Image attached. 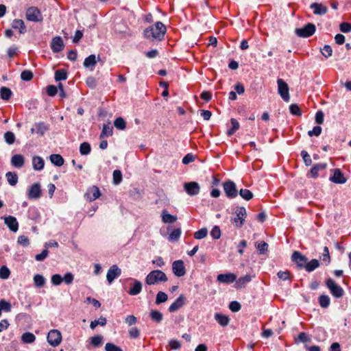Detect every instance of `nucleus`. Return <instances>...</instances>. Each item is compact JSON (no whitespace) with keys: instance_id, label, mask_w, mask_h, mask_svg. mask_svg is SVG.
<instances>
[{"instance_id":"nucleus-1","label":"nucleus","mask_w":351,"mask_h":351,"mask_svg":"<svg viewBox=\"0 0 351 351\" xmlns=\"http://www.w3.org/2000/svg\"><path fill=\"white\" fill-rule=\"evenodd\" d=\"M166 32V27L161 22H157L154 26L146 28L144 36L150 40H162Z\"/></svg>"},{"instance_id":"nucleus-2","label":"nucleus","mask_w":351,"mask_h":351,"mask_svg":"<svg viewBox=\"0 0 351 351\" xmlns=\"http://www.w3.org/2000/svg\"><path fill=\"white\" fill-rule=\"evenodd\" d=\"M167 280V277L163 271L156 269L152 271L147 275L145 282L148 285H154L159 282H165Z\"/></svg>"},{"instance_id":"nucleus-3","label":"nucleus","mask_w":351,"mask_h":351,"mask_svg":"<svg viewBox=\"0 0 351 351\" xmlns=\"http://www.w3.org/2000/svg\"><path fill=\"white\" fill-rule=\"evenodd\" d=\"M234 213L236 216L231 219L232 223L237 228L242 227L247 217L245 208L243 206H237L234 208Z\"/></svg>"},{"instance_id":"nucleus-4","label":"nucleus","mask_w":351,"mask_h":351,"mask_svg":"<svg viewBox=\"0 0 351 351\" xmlns=\"http://www.w3.org/2000/svg\"><path fill=\"white\" fill-rule=\"evenodd\" d=\"M316 30L315 25L308 23L302 28H297L295 30V34L302 38H308L311 36Z\"/></svg>"},{"instance_id":"nucleus-5","label":"nucleus","mask_w":351,"mask_h":351,"mask_svg":"<svg viewBox=\"0 0 351 351\" xmlns=\"http://www.w3.org/2000/svg\"><path fill=\"white\" fill-rule=\"evenodd\" d=\"M326 285L335 298H339L343 295V289L339 285H337L332 279H327L326 281Z\"/></svg>"},{"instance_id":"nucleus-6","label":"nucleus","mask_w":351,"mask_h":351,"mask_svg":"<svg viewBox=\"0 0 351 351\" xmlns=\"http://www.w3.org/2000/svg\"><path fill=\"white\" fill-rule=\"evenodd\" d=\"M223 189L226 195L230 199H233L238 195L236 184L232 180H229L224 182Z\"/></svg>"},{"instance_id":"nucleus-7","label":"nucleus","mask_w":351,"mask_h":351,"mask_svg":"<svg viewBox=\"0 0 351 351\" xmlns=\"http://www.w3.org/2000/svg\"><path fill=\"white\" fill-rule=\"evenodd\" d=\"M277 84L279 95L285 101L288 102L290 99L288 84L282 79H278Z\"/></svg>"},{"instance_id":"nucleus-8","label":"nucleus","mask_w":351,"mask_h":351,"mask_svg":"<svg viewBox=\"0 0 351 351\" xmlns=\"http://www.w3.org/2000/svg\"><path fill=\"white\" fill-rule=\"evenodd\" d=\"M62 340L61 332L58 330H51L47 335V341L52 346H58Z\"/></svg>"},{"instance_id":"nucleus-9","label":"nucleus","mask_w":351,"mask_h":351,"mask_svg":"<svg viewBox=\"0 0 351 351\" xmlns=\"http://www.w3.org/2000/svg\"><path fill=\"white\" fill-rule=\"evenodd\" d=\"M291 261L294 262L299 269H304L308 258L298 251H295L291 255Z\"/></svg>"},{"instance_id":"nucleus-10","label":"nucleus","mask_w":351,"mask_h":351,"mask_svg":"<svg viewBox=\"0 0 351 351\" xmlns=\"http://www.w3.org/2000/svg\"><path fill=\"white\" fill-rule=\"evenodd\" d=\"M26 19L29 21L38 22L43 20V16L38 8L31 7L26 11Z\"/></svg>"},{"instance_id":"nucleus-11","label":"nucleus","mask_w":351,"mask_h":351,"mask_svg":"<svg viewBox=\"0 0 351 351\" xmlns=\"http://www.w3.org/2000/svg\"><path fill=\"white\" fill-rule=\"evenodd\" d=\"M184 189L186 193L191 196L197 195L199 193L200 186L196 182H186L184 184Z\"/></svg>"},{"instance_id":"nucleus-12","label":"nucleus","mask_w":351,"mask_h":351,"mask_svg":"<svg viewBox=\"0 0 351 351\" xmlns=\"http://www.w3.org/2000/svg\"><path fill=\"white\" fill-rule=\"evenodd\" d=\"M330 171L332 174L329 178L330 181L335 184H344L346 182L347 179L339 169H333Z\"/></svg>"},{"instance_id":"nucleus-13","label":"nucleus","mask_w":351,"mask_h":351,"mask_svg":"<svg viewBox=\"0 0 351 351\" xmlns=\"http://www.w3.org/2000/svg\"><path fill=\"white\" fill-rule=\"evenodd\" d=\"M172 271L175 276L182 277L185 275L186 269L182 260L175 261L172 264Z\"/></svg>"},{"instance_id":"nucleus-14","label":"nucleus","mask_w":351,"mask_h":351,"mask_svg":"<svg viewBox=\"0 0 351 351\" xmlns=\"http://www.w3.org/2000/svg\"><path fill=\"white\" fill-rule=\"evenodd\" d=\"M41 196V187L39 183L33 184L27 193V197L29 199H37Z\"/></svg>"},{"instance_id":"nucleus-15","label":"nucleus","mask_w":351,"mask_h":351,"mask_svg":"<svg viewBox=\"0 0 351 351\" xmlns=\"http://www.w3.org/2000/svg\"><path fill=\"white\" fill-rule=\"evenodd\" d=\"M121 274V270L116 265H113L110 267L107 272L106 278L109 284H111L113 280L119 277Z\"/></svg>"},{"instance_id":"nucleus-16","label":"nucleus","mask_w":351,"mask_h":351,"mask_svg":"<svg viewBox=\"0 0 351 351\" xmlns=\"http://www.w3.org/2000/svg\"><path fill=\"white\" fill-rule=\"evenodd\" d=\"M218 282L224 284H230L237 280V275L233 273L221 274L217 277Z\"/></svg>"},{"instance_id":"nucleus-17","label":"nucleus","mask_w":351,"mask_h":351,"mask_svg":"<svg viewBox=\"0 0 351 351\" xmlns=\"http://www.w3.org/2000/svg\"><path fill=\"white\" fill-rule=\"evenodd\" d=\"M5 224L8 227V228L16 232L19 230V223L16 219L13 216H8L3 217Z\"/></svg>"},{"instance_id":"nucleus-18","label":"nucleus","mask_w":351,"mask_h":351,"mask_svg":"<svg viewBox=\"0 0 351 351\" xmlns=\"http://www.w3.org/2000/svg\"><path fill=\"white\" fill-rule=\"evenodd\" d=\"M310 8L313 10V14L315 15L322 16L328 12L327 6L319 3H313L310 5Z\"/></svg>"},{"instance_id":"nucleus-19","label":"nucleus","mask_w":351,"mask_h":351,"mask_svg":"<svg viewBox=\"0 0 351 351\" xmlns=\"http://www.w3.org/2000/svg\"><path fill=\"white\" fill-rule=\"evenodd\" d=\"M51 48L54 53H58L63 49L64 43L60 36H56L52 39Z\"/></svg>"},{"instance_id":"nucleus-20","label":"nucleus","mask_w":351,"mask_h":351,"mask_svg":"<svg viewBox=\"0 0 351 351\" xmlns=\"http://www.w3.org/2000/svg\"><path fill=\"white\" fill-rule=\"evenodd\" d=\"M100 60L99 56L97 57V61ZM97 64L96 56L94 54H91L85 58L83 65L86 69H89L90 71H93V69Z\"/></svg>"},{"instance_id":"nucleus-21","label":"nucleus","mask_w":351,"mask_h":351,"mask_svg":"<svg viewBox=\"0 0 351 351\" xmlns=\"http://www.w3.org/2000/svg\"><path fill=\"white\" fill-rule=\"evenodd\" d=\"M100 191L97 186H93L85 194L86 199L90 202L94 201L100 196Z\"/></svg>"},{"instance_id":"nucleus-22","label":"nucleus","mask_w":351,"mask_h":351,"mask_svg":"<svg viewBox=\"0 0 351 351\" xmlns=\"http://www.w3.org/2000/svg\"><path fill=\"white\" fill-rule=\"evenodd\" d=\"M185 300V297L183 295H180L176 301L170 305L169 311L171 313L178 311L180 308L184 306Z\"/></svg>"},{"instance_id":"nucleus-23","label":"nucleus","mask_w":351,"mask_h":351,"mask_svg":"<svg viewBox=\"0 0 351 351\" xmlns=\"http://www.w3.org/2000/svg\"><path fill=\"white\" fill-rule=\"evenodd\" d=\"M326 167V163L315 164L311 168L310 172L308 173V175L313 178H316L318 176L319 171L325 169Z\"/></svg>"},{"instance_id":"nucleus-24","label":"nucleus","mask_w":351,"mask_h":351,"mask_svg":"<svg viewBox=\"0 0 351 351\" xmlns=\"http://www.w3.org/2000/svg\"><path fill=\"white\" fill-rule=\"evenodd\" d=\"M24 157L21 154H15L11 158V164L13 167L20 169L24 165Z\"/></svg>"},{"instance_id":"nucleus-25","label":"nucleus","mask_w":351,"mask_h":351,"mask_svg":"<svg viewBox=\"0 0 351 351\" xmlns=\"http://www.w3.org/2000/svg\"><path fill=\"white\" fill-rule=\"evenodd\" d=\"M252 280V276L250 275H245L240 277L238 280H235L234 287L236 289H239L244 287L248 282Z\"/></svg>"},{"instance_id":"nucleus-26","label":"nucleus","mask_w":351,"mask_h":351,"mask_svg":"<svg viewBox=\"0 0 351 351\" xmlns=\"http://www.w3.org/2000/svg\"><path fill=\"white\" fill-rule=\"evenodd\" d=\"M215 319L222 327L227 326L230 322L229 317L220 313H216L215 314Z\"/></svg>"},{"instance_id":"nucleus-27","label":"nucleus","mask_w":351,"mask_h":351,"mask_svg":"<svg viewBox=\"0 0 351 351\" xmlns=\"http://www.w3.org/2000/svg\"><path fill=\"white\" fill-rule=\"evenodd\" d=\"M12 27L19 29L20 34H24L27 32L24 21L21 19H14L12 23Z\"/></svg>"},{"instance_id":"nucleus-28","label":"nucleus","mask_w":351,"mask_h":351,"mask_svg":"<svg viewBox=\"0 0 351 351\" xmlns=\"http://www.w3.org/2000/svg\"><path fill=\"white\" fill-rule=\"evenodd\" d=\"M45 162L44 160L40 157L35 156L32 158L33 168L36 171H40L44 168Z\"/></svg>"},{"instance_id":"nucleus-29","label":"nucleus","mask_w":351,"mask_h":351,"mask_svg":"<svg viewBox=\"0 0 351 351\" xmlns=\"http://www.w3.org/2000/svg\"><path fill=\"white\" fill-rule=\"evenodd\" d=\"M142 290V283L139 280H134L133 285L130 287L128 293L131 295H136Z\"/></svg>"},{"instance_id":"nucleus-30","label":"nucleus","mask_w":351,"mask_h":351,"mask_svg":"<svg viewBox=\"0 0 351 351\" xmlns=\"http://www.w3.org/2000/svg\"><path fill=\"white\" fill-rule=\"evenodd\" d=\"M162 220L165 223H173L177 220V216L168 213L163 210L162 213Z\"/></svg>"},{"instance_id":"nucleus-31","label":"nucleus","mask_w":351,"mask_h":351,"mask_svg":"<svg viewBox=\"0 0 351 351\" xmlns=\"http://www.w3.org/2000/svg\"><path fill=\"white\" fill-rule=\"evenodd\" d=\"M113 128L110 125V123L104 124L103 125L102 131L100 134L99 138H103L106 136H110L112 135Z\"/></svg>"},{"instance_id":"nucleus-32","label":"nucleus","mask_w":351,"mask_h":351,"mask_svg":"<svg viewBox=\"0 0 351 351\" xmlns=\"http://www.w3.org/2000/svg\"><path fill=\"white\" fill-rule=\"evenodd\" d=\"M319 262L317 259H312L311 261L306 263V265L304 267L306 271L311 272L314 271L315 269L319 267Z\"/></svg>"},{"instance_id":"nucleus-33","label":"nucleus","mask_w":351,"mask_h":351,"mask_svg":"<svg viewBox=\"0 0 351 351\" xmlns=\"http://www.w3.org/2000/svg\"><path fill=\"white\" fill-rule=\"evenodd\" d=\"M35 339H36L35 335L33 333L29 332H26L23 333L21 336V341L24 343H32L34 342Z\"/></svg>"},{"instance_id":"nucleus-34","label":"nucleus","mask_w":351,"mask_h":351,"mask_svg":"<svg viewBox=\"0 0 351 351\" xmlns=\"http://www.w3.org/2000/svg\"><path fill=\"white\" fill-rule=\"evenodd\" d=\"M5 177L8 180V183L11 186H15L18 182V176L14 172L9 171L6 173Z\"/></svg>"},{"instance_id":"nucleus-35","label":"nucleus","mask_w":351,"mask_h":351,"mask_svg":"<svg viewBox=\"0 0 351 351\" xmlns=\"http://www.w3.org/2000/svg\"><path fill=\"white\" fill-rule=\"evenodd\" d=\"M51 162L56 166L60 167L64 164V158L60 154H51L50 156Z\"/></svg>"},{"instance_id":"nucleus-36","label":"nucleus","mask_w":351,"mask_h":351,"mask_svg":"<svg viewBox=\"0 0 351 351\" xmlns=\"http://www.w3.org/2000/svg\"><path fill=\"white\" fill-rule=\"evenodd\" d=\"M46 282V280L43 275L36 274L34 276V284L36 287H43Z\"/></svg>"},{"instance_id":"nucleus-37","label":"nucleus","mask_w":351,"mask_h":351,"mask_svg":"<svg viewBox=\"0 0 351 351\" xmlns=\"http://www.w3.org/2000/svg\"><path fill=\"white\" fill-rule=\"evenodd\" d=\"M12 93V90L9 88L2 86L0 88V96L3 100H9Z\"/></svg>"},{"instance_id":"nucleus-38","label":"nucleus","mask_w":351,"mask_h":351,"mask_svg":"<svg viewBox=\"0 0 351 351\" xmlns=\"http://www.w3.org/2000/svg\"><path fill=\"white\" fill-rule=\"evenodd\" d=\"M90 343L95 348L99 347L103 343V337L99 335H95L90 337Z\"/></svg>"},{"instance_id":"nucleus-39","label":"nucleus","mask_w":351,"mask_h":351,"mask_svg":"<svg viewBox=\"0 0 351 351\" xmlns=\"http://www.w3.org/2000/svg\"><path fill=\"white\" fill-rule=\"evenodd\" d=\"M149 315L152 319L157 323H160L163 318L162 314L157 310L151 311Z\"/></svg>"},{"instance_id":"nucleus-40","label":"nucleus","mask_w":351,"mask_h":351,"mask_svg":"<svg viewBox=\"0 0 351 351\" xmlns=\"http://www.w3.org/2000/svg\"><path fill=\"white\" fill-rule=\"evenodd\" d=\"M182 231L180 228H176L173 230L168 237L169 241H178L181 235Z\"/></svg>"},{"instance_id":"nucleus-41","label":"nucleus","mask_w":351,"mask_h":351,"mask_svg":"<svg viewBox=\"0 0 351 351\" xmlns=\"http://www.w3.org/2000/svg\"><path fill=\"white\" fill-rule=\"evenodd\" d=\"M230 121L232 128L227 131V135L229 136H232L239 128V123L235 119L232 118Z\"/></svg>"},{"instance_id":"nucleus-42","label":"nucleus","mask_w":351,"mask_h":351,"mask_svg":"<svg viewBox=\"0 0 351 351\" xmlns=\"http://www.w3.org/2000/svg\"><path fill=\"white\" fill-rule=\"evenodd\" d=\"M239 195H241V197L246 200V201H249L251 199L253 198V193L248 189H241L239 191Z\"/></svg>"},{"instance_id":"nucleus-43","label":"nucleus","mask_w":351,"mask_h":351,"mask_svg":"<svg viewBox=\"0 0 351 351\" xmlns=\"http://www.w3.org/2000/svg\"><path fill=\"white\" fill-rule=\"evenodd\" d=\"M330 300L328 295H322L319 298V304L322 308H327L330 305Z\"/></svg>"},{"instance_id":"nucleus-44","label":"nucleus","mask_w":351,"mask_h":351,"mask_svg":"<svg viewBox=\"0 0 351 351\" xmlns=\"http://www.w3.org/2000/svg\"><path fill=\"white\" fill-rule=\"evenodd\" d=\"M67 78V73L64 69H58L55 72V80L56 81L64 80Z\"/></svg>"},{"instance_id":"nucleus-45","label":"nucleus","mask_w":351,"mask_h":351,"mask_svg":"<svg viewBox=\"0 0 351 351\" xmlns=\"http://www.w3.org/2000/svg\"><path fill=\"white\" fill-rule=\"evenodd\" d=\"M106 319L104 317H100L99 319L94 320L90 322V327L91 329H95L97 325L104 326L106 324Z\"/></svg>"},{"instance_id":"nucleus-46","label":"nucleus","mask_w":351,"mask_h":351,"mask_svg":"<svg viewBox=\"0 0 351 351\" xmlns=\"http://www.w3.org/2000/svg\"><path fill=\"white\" fill-rule=\"evenodd\" d=\"M114 125L116 128L121 130H124L126 127V123L121 117L117 118L114 121Z\"/></svg>"},{"instance_id":"nucleus-47","label":"nucleus","mask_w":351,"mask_h":351,"mask_svg":"<svg viewBox=\"0 0 351 351\" xmlns=\"http://www.w3.org/2000/svg\"><path fill=\"white\" fill-rule=\"evenodd\" d=\"M90 152V145L88 143L84 142L80 145V152L82 155H87Z\"/></svg>"},{"instance_id":"nucleus-48","label":"nucleus","mask_w":351,"mask_h":351,"mask_svg":"<svg viewBox=\"0 0 351 351\" xmlns=\"http://www.w3.org/2000/svg\"><path fill=\"white\" fill-rule=\"evenodd\" d=\"M167 299H168V295L165 292L159 291L156 295V304H159L162 302H165L167 300Z\"/></svg>"},{"instance_id":"nucleus-49","label":"nucleus","mask_w":351,"mask_h":351,"mask_svg":"<svg viewBox=\"0 0 351 351\" xmlns=\"http://www.w3.org/2000/svg\"><path fill=\"white\" fill-rule=\"evenodd\" d=\"M208 234V230L206 228H203L194 233V238L196 239H202Z\"/></svg>"},{"instance_id":"nucleus-50","label":"nucleus","mask_w":351,"mask_h":351,"mask_svg":"<svg viewBox=\"0 0 351 351\" xmlns=\"http://www.w3.org/2000/svg\"><path fill=\"white\" fill-rule=\"evenodd\" d=\"M4 138L8 145H12L15 141V135L12 132H6L4 134Z\"/></svg>"},{"instance_id":"nucleus-51","label":"nucleus","mask_w":351,"mask_h":351,"mask_svg":"<svg viewBox=\"0 0 351 351\" xmlns=\"http://www.w3.org/2000/svg\"><path fill=\"white\" fill-rule=\"evenodd\" d=\"M289 110H290V112L293 115H295V116H301L302 115V112H301L300 108L295 104H292L290 105Z\"/></svg>"},{"instance_id":"nucleus-52","label":"nucleus","mask_w":351,"mask_h":351,"mask_svg":"<svg viewBox=\"0 0 351 351\" xmlns=\"http://www.w3.org/2000/svg\"><path fill=\"white\" fill-rule=\"evenodd\" d=\"M11 304L5 300H0V308L1 311H3L5 312H10L11 311Z\"/></svg>"},{"instance_id":"nucleus-53","label":"nucleus","mask_w":351,"mask_h":351,"mask_svg":"<svg viewBox=\"0 0 351 351\" xmlns=\"http://www.w3.org/2000/svg\"><path fill=\"white\" fill-rule=\"evenodd\" d=\"M301 156L302 157V159L304 160V164L306 166H310L312 164V160L311 158L310 155L308 154V152L305 150H302L301 152Z\"/></svg>"},{"instance_id":"nucleus-54","label":"nucleus","mask_w":351,"mask_h":351,"mask_svg":"<svg viewBox=\"0 0 351 351\" xmlns=\"http://www.w3.org/2000/svg\"><path fill=\"white\" fill-rule=\"evenodd\" d=\"M37 134L43 136L45 132L48 130L47 127L44 123H38L36 125Z\"/></svg>"},{"instance_id":"nucleus-55","label":"nucleus","mask_w":351,"mask_h":351,"mask_svg":"<svg viewBox=\"0 0 351 351\" xmlns=\"http://www.w3.org/2000/svg\"><path fill=\"white\" fill-rule=\"evenodd\" d=\"M122 180V173L120 170L113 171V182L114 184H119Z\"/></svg>"},{"instance_id":"nucleus-56","label":"nucleus","mask_w":351,"mask_h":351,"mask_svg":"<svg viewBox=\"0 0 351 351\" xmlns=\"http://www.w3.org/2000/svg\"><path fill=\"white\" fill-rule=\"evenodd\" d=\"M21 77L24 81H30L33 78V73L29 70H25L21 73Z\"/></svg>"},{"instance_id":"nucleus-57","label":"nucleus","mask_w":351,"mask_h":351,"mask_svg":"<svg viewBox=\"0 0 351 351\" xmlns=\"http://www.w3.org/2000/svg\"><path fill=\"white\" fill-rule=\"evenodd\" d=\"M74 280V275L71 272H67L65 274L64 277H62V282H64L66 285H71L73 283Z\"/></svg>"},{"instance_id":"nucleus-58","label":"nucleus","mask_w":351,"mask_h":351,"mask_svg":"<svg viewBox=\"0 0 351 351\" xmlns=\"http://www.w3.org/2000/svg\"><path fill=\"white\" fill-rule=\"evenodd\" d=\"M322 53L326 58L331 56L332 53V49L331 47L328 45H325L322 49Z\"/></svg>"},{"instance_id":"nucleus-59","label":"nucleus","mask_w":351,"mask_h":351,"mask_svg":"<svg viewBox=\"0 0 351 351\" xmlns=\"http://www.w3.org/2000/svg\"><path fill=\"white\" fill-rule=\"evenodd\" d=\"M210 235L214 239H218L221 237V230L219 227L215 226L213 228Z\"/></svg>"},{"instance_id":"nucleus-60","label":"nucleus","mask_w":351,"mask_h":351,"mask_svg":"<svg viewBox=\"0 0 351 351\" xmlns=\"http://www.w3.org/2000/svg\"><path fill=\"white\" fill-rule=\"evenodd\" d=\"M105 350L106 351H123V350L120 347H119L112 343H107L106 344Z\"/></svg>"},{"instance_id":"nucleus-61","label":"nucleus","mask_w":351,"mask_h":351,"mask_svg":"<svg viewBox=\"0 0 351 351\" xmlns=\"http://www.w3.org/2000/svg\"><path fill=\"white\" fill-rule=\"evenodd\" d=\"M51 280L53 285L58 286L62 282V277L60 274H54L51 276Z\"/></svg>"},{"instance_id":"nucleus-62","label":"nucleus","mask_w":351,"mask_h":351,"mask_svg":"<svg viewBox=\"0 0 351 351\" xmlns=\"http://www.w3.org/2000/svg\"><path fill=\"white\" fill-rule=\"evenodd\" d=\"M128 333L130 337L132 339H136L140 336V330L136 327L131 328Z\"/></svg>"},{"instance_id":"nucleus-63","label":"nucleus","mask_w":351,"mask_h":351,"mask_svg":"<svg viewBox=\"0 0 351 351\" xmlns=\"http://www.w3.org/2000/svg\"><path fill=\"white\" fill-rule=\"evenodd\" d=\"M340 30L343 33H349L351 32V23L343 22L340 24Z\"/></svg>"},{"instance_id":"nucleus-64","label":"nucleus","mask_w":351,"mask_h":351,"mask_svg":"<svg viewBox=\"0 0 351 351\" xmlns=\"http://www.w3.org/2000/svg\"><path fill=\"white\" fill-rule=\"evenodd\" d=\"M260 254H265L268 249V244L265 241H261L256 246Z\"/></svg>"}]
</instances>
